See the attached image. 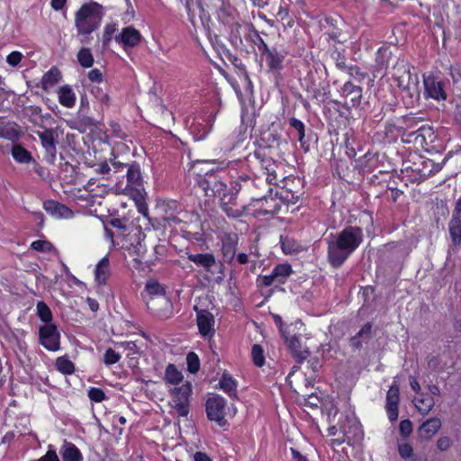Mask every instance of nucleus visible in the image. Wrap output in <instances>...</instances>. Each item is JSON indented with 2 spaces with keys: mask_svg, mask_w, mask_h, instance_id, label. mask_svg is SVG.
Masks as SVG:
<instances>
[{
  "mask_svg": "<svg viewBox=\"0 0 461 461\" xmlns=\"http://www.w3.org/2000/svg\"><path fill=\"white\" fill-rule=\"evenodd\" d=\"M363 241V232L358 227H348L338 235L327 239L328 259L334 267H339Z\"/></svg>",
  "mask_w": 461,
  "mask_h": 461,
  "instance_id": "nucleus-1",
  "label": "nucleus"
},
{
  "mask_svg": "<svg viewBox=\"0 0 461 461\" xmlns=\"http://www.w3.org/2000/svg\"><path fill=\"white\" fill-rule=\"evenodd\" d=\"M202 187L208 197H218L221 210L230 218H239L242 214V209L237 206V194L233 189L228 188L218 176H208L202 182Z\"/></svg>",
  "mask_w": 461,
  "mask_h": 461,
  "instance_id": "nucleus-2",
  "label": "nucleus"
},
{
  "mask_svg": "<svg viewBox=\"0 0 461 461\" xmlns=\"http://www.w3.org/2000/svg\"><path fill=\"white\" fill-rule=\"evenodd\" d=\"M102 5L96 3L85 4L77 12L75 24L77 32L88 35L95 31L103 18Z\"/></svg>",
  "mask_w": 461,
  "mask_h": 461,
  "instance_id": "nucleus-3",
  "label": "nucleus"
},
{
  "mask_svg": "<svg viewBox=\"0 0 461 461\" xmlns=\"http://www.w3.org/2000/svg\"><path fill=\"white\" fill-rule=\"evenodd\" d=\"M411 64L404 59H398L392 68V77L397 86L411 95L419 92V79L416 74L411 73Z\"/></svg>",
  "mask_w": 461,
  "mask_h": 461,
  "instance_id": "nucleus-4",
  "label": "nucleus"
},
{
  "mask_svg": "<svg viewBox=\"0 0 461 461\" xmlns=\"http://www.w3.org/2000/svg\"><path fill=\"white\" fill-rule=\"evenodd\" d=\"M438 170L439 167L433 160L421 156H416L411 165L405 167V171L409 174L411 180L418 183L425 180Z\"/></svg>",
  "mask_w": 461,
  "mask_h": 461,
  "instance_id": "nucleus-5",
  "label": "nucleus"
},
{
  "mask_svg": "<svg viewBox=\"0 0 461 461\" xmlns=\"http://www.w3.org/2000/svg\"><path fill=\"white\" fill-rule=\"evenodd\" d=\"M146 290L150 295V298L147 303L148 307L155 312V313L159 317H166V313H164L159 309L155 308L157 304H161L166 308H169L171 305L169 299L165 295L163 286L157 281L151 280L146 284Z\"/></svg>",
  "mask_w": 461,
  "mask_h": 461,
  "instance_id": "nucleus-6",
  "label": "nucleus"
},
{
  "mask_svg": "<svg viewBox=\"0 0 461 461\" xmlns=\"http://www.w3.org/2000/svg\"><path fill=\"white\" fill-rule=\"evenodd\" d=\"M205 409L207 417L210 420L215 421L220 427L226 425V400L223 397L214 394L208 398Z\"/></svg>",
  "mask_w": 461,
  "mask_h": 461,
  "instance_id": "nucleus-7",
  "label": "nucleus"
},
{
  "mask_svg": "<svg viewBox=\"0 0 461 461\" xmlns=\"http://www.w3.org/2000/svg\"><path fill=\"white\" fill-rule=\"evenodd\" d=\"M60 334L55 324H45L40 328L39 341L49 351H58L60 348Z\"/></svg>",
  "mask_w": 461,
  "mask_h": 461,
  "instance_id": "nucleus-8",
  "label": "nucleus"
},
{
  "mask_svg": "<svg viewBox=\"0 0 461 461\" xmlns=\"http://www.w3.org/2000/svg\"><path fill=\"white\" fill-rule=\"evenodd\" d=\"M424 95L436 101L447 100L446 84L432 75L423 77Z\"/></svg>",
  "mask_w": 461,
  "mask_h": 461,
  "instance_id": "nucleus-9",
  "label": "nucleus"
},
{
  "mask_svg": "<svg viewBox=\"0 0 461 461\" xmlns=\"http://www.w3.org/2000/svg\"><path fill=\"white\" fill-rule=\"evenodd\" d=\"M127 185L122 186V184L116 185V190L120 194H133V193L140 191L139 187L141 186V173L138 164H131L127 166Z\"/></svg>",
  "mask_w": 461,
  "mask_h": 461,
  "instance_id": "nucleus-10",
  "label": "nucleus"
},
{
  "mask_svg": "<svg viewBox=\"0 0 461 461\" xmlns=\"http://www.w3.org/2000/svg\"><path fill=\"white\" fill-rule=\"evenodd\" d=\"M404 136L406 138V142H412L421 148L434 142L435 140L434 131L429 125H421L416 131L408 132Z\"/></svg>",
  "mask_w": 461,
  "mask_h": 461,
  "instance_id": "nucleus-11",
  "label": "nucleus"
},
{
  "mask_svg": "<svg viewBox=\"0 0 461 461\" xmlns=\"http://www.w3.org/2000/svg\"><path fill=\"white\" fill-rule=\"evenodd\" d=\"M196 310V321L199 332L205 338H212L215 333L214 316L207 310Z\"/></svg>",
  "mask_w": 461,
  "mask_h": 461,
  "instance_id": "nucleus-12",
  "label": "nucleus"
},
{
  "mask_svg": "<svg viewBox=\"0 0 461 461\" xmlns=\"http://www.w3.org/2000/svg\"><path fill=\"white\" fill-rule=\"evenodd\" d=\"M116 42L122 45L123 49L136 47L142 40L140 32L132 26H127L114 37Z\"/></svg>",
  "mask_w": 461,
  "mask_h": 461,
  "instance_id": "nucleus-13",
  "label": "nucleus"
},
{
  "mask_svg": "<svg viewBox=\"0 0 461 461\" xmlns=\"http://www.w3.org/2000/svg\"><path fill=\"white\" fill-rule=\"evenodd\" d=\"M293 356L298 363H302L310 356L309 348L303 345L301 336H290V333L284 337Z\"/></svg>",
  "mask_w": 461,
  "mask_h": 461,
  "instance_id": "nucleus-14",
  "label": "nucleus"
},
{
  "mask_svg": "<svg viewBox=\"0 0 461 461\" xmlns=\"http://www.w3.org/2000/svg\"><path fill=\"white\" fill-rule=\"evenodd\" d=\"M340 95L349 99L352 107H357L363 97V88L351 81H347L339 90Z\"/></svg>",
  "mask_w": 461,
  "mask_h": 461,
  "instance_id": "nucleus-15",
  "label": "nucleus"
},
{
  "mask_svg": "<svg viewBox=\"0 0 461 461\" xmlns=\"http://www.w3.org/2000/svg\"><path fill=\"white\" fill-rule=\"evenodd\" d=\"M399 391V386L394 382L387 392L386 411L390 421H395L398 419Z\"/></svg>",
  "mask_w": 461,
  "mask_h": 461,
  "instance_id": "nucleus-16",
  "label": "nucleus"
},
{
  "mask_svg": "<svg viewBox=\"0 0 461 461\" xmlns=\"http://www.w3.org/2000/svg\"><path fill=\"white\" fill-rule=\"evenodd\" d=\"M221 243L223 259L227 263H231L236 254L239 237L236 233H225L221 239Z\"/></svg>",
  "mask_w": 461,
  "mask_h": 461,
  "instance_id": "nucleus-17",
  "label": "nucleus"
},
{
  "mask_svg": "<svg viewBox=\"0 0 461 461\" xmlns=\"http://www.w3.org/2000/svg\"><path fill=\"white\" fill-rule=\"evenodd\" d=\"M37 135L41 140V145L47 153V160L50 163H54L57 152L54 131L52 130H45L43 131H38Z\"/></svg>",
  "mask_w": 461,
  "mask_h": 461,
  "instance_id": "nucleus-18",
  "label": "nucleus"
},
{
  "mask_svg": "<svg viewBox=\"0 0 461 461\" xmlns=\"http://www.w3.org/2000/svg\"><path fill=\"white\" fill-rule=\"evenodd\" d=\"M44 210L51 216L56 218H71L73 212L65 204L59 203L53 200H49L43 203Z\"/></svg>",
  "mask_w": 461,
  "mask_h": 461,
  "instance_id": "nucleus-19",
  "label": "nucleus"
},
{
  "mask_svg": "<svg viewBox=\"0 0 461 461\" xmlns=\"http://www.w3.org/2000/svg\"><path fill=\"white\" fill-rule=\"evenodd\" d=\"M95 280L98 285H104L111 276V267L108 256L101 258L95 267Z\"/></svg>",
  "mask_w": 461,
  "mask_h": 461,
  "instance_id": "nucleus-20",
  "label": "nucleus"
},
{
  "mask_svg": "<svg viewBox=\"0 0 461 461\" xmlns=\"http://www.w3.org/2000/svg\"><path fill=\"white\" fill-rule=\"evenodd\" d=\"M441 428V420L438 418H431L424 421L418 429L421 439H430Z\"/></svg>",
  "mask_w": 461,
  "mask_h": 461,
  "instance_id": "nucleus-21",
  "label": "nucleus"
},
{
  "mask_svg": "<svg viewBox=\"0 0 461 461\" xmlns=\"http://www.w3.org/2000/svg\"><path fill=\"white\" fill-rule=\"evenodd\" d=\"M20 137L19 126L12 122H6L0 118V139H6L11 141H15Z\"/></svg>",
  "mask_w": 461,
  "mask_h": 461,
  "instance_id": "nucleus-22",
  "label": "nucleus"
},
{
  "mask_svg": "<svg viewBox=\"0 0 461 461\" xmlns=\"http://www.w3.org/2000/svg\"><path fill=\"white\" fill-rule=\"evenodd\" d=\"M187 258L207 271H211V268L216 265L215 257L212 253H187Z\"/></svg>",
  "mask_w": 461,
  "mask_h": 461,
  "instance_id": "nucleus-23",
  "label": "nucleus"
},
{
  "mask_svg": "<svg viewBox=\"0 0 461 461\" xmlns=\"http://www.w3.org/2000/svg\"><path fill=\"white\" fill-rule=\"evenodd\" d=\"M59 454L63 461H83V456L78 447L67 440L60 447Z\"/></svg>",
  "mask_w": 461,
  "mask_h": 461,
  "instance_id": "nucleus-24",
  "label": "nucleus"
},
{
  "mask_svg": "<svg viewBox=\"0 0 461 461\" xmlns=\"http://www.w3.org/2000/svg\"><path fill=\"white\" fill-rule=\"evenodd\" d=\"M372 325L366 323L361 330L350 339V347L354 349L360 348L363 342H366L371 338Z\"/></svg>",
  "mask_w": 461,
  "mask_h": 461,
  "instance_id": "nucleus-25",
  "label": "nucleus"
},
{
  "mask_svg": "<svg viewBox=\"0 0 461 461\" xmlns=\"http://www.w3.org/2000/svg\"><path fill=\"white\" fill-rule=\"evenodd\" d=\"M59 101L61 105L70 108L75 105L76 95L69 86H63L59 89Z\"/></svg>",
  "mask_w": 461,
  "mask_h": 461,
  "instance_id": "nucleus-26",
  "label": "nucleus"
},
{
  "mask_svg": "<svg viewBox=\"0 0 461 461\" xmlns=\"http://www.w3.org/2000/svg\"><path fill=\"white\" fill-rule=\"evenodd\" d=\"M413 403L421 414L426 415L432 410L435 402L432 396L426 394L415 398Z\"/></svg>",
  "mask_w": 461,
  "mask_h": 461,
  "instance_id": "nucleus-27",
  "label": "nucleus"
},
{
  "mask_svg": "<svg viewBox=\"0 0 461 461\" xmlns=\"http://www.w3.org/2000/svg\"><path fill=\"white\" fill-rule=\"evenodd\" d=\"M61 79V73L57 68H51L42 77L41 84L44 90H49Z\"/></svg>",
  "mask_w": 461,
  "mask_h": 461,
  "instance_id": "nucleus-28",
  "label": "nucleus"
},
{
  "mask_svg": "<svg viewBox=\"0 0 461 461\" xmlns=\"http://www.w3.org/2000/svg\"><path fill=\"white\" fill-rule=\"evenodd\" d=\"M220 388L230 397L237 395V382L229 374H223L219 382Z\"/></svg>",
  "mask_w": 461,
  "mask_h": 461,
  "instance_id": "nucleus-29",
  "label": "nucleus"
},
{
  "mask_svg": "<svg viewBox=\"0 0 461 461\" xmlns=\"http://www.w3.org/2000/svg\"><path fill=\"white\" fill-rule=\"evenodd\" d=\"M192 392V386L190 383L183 384L179 387H175L172 389V398L179 401L189 402V396Z\"/></svg>",
  "mask_w": 461,
  "mask_h": 461,
  "instance_id": "nucleus-30",
  "label": "nucleus"
},
{
  "mask_svg": "<svg viewBox=\"0 0 461 461\" xmlns=\"http://www.w3.org/2000/svg\"><path fill=\"white\" fill-rule=\"evenodd\" d=\"M272 272L274 273V276L277 279V284H285L293 270L291 265L285 263L276 266Z\"/></svg>",
  "mask_w": 461,
  "mask_h": 461,
  "instance_id": "nucleus-31",
  "label": "nucleus"
},
{
  "mask_svg": "<svg viewBox=\"0 0 461 461\" xmlns=\"http://www.w3.org/2000/svg\"><path fill=\"white\" fill-rule=\"evenodd\" d=\"M169 404L171 406L172 412L174 413V415L177 416L178 418L187 417L189 413V402L179 401L176 399H171Z\"/></svg>",
  "mask_w": 461,
  "mask_h": 461,
  "instance_id": "nucleus-32",
  "label": "nucleus"
},
{
  "mask_svg": "<svg viewBox=\"0 0 461 461\" xmlns=\"http://www.w3.org/2000/svg\"><path fill=\"white\" fill-rule=\"evenodd\" d=\"M12 156L18 163H29L32 159L31 153L21 145H14L12 148Z\"/></svg>",
  "mask_w": 461,
  "mask_h": 461,
  "instance_id": "nucleus-33",
  "label": "nucleus"
},
{
  "mask_svg": "<svg viewBox=\"0 0 461 461\" xmlns=\"http://www.w3.org/2000/svg\"><path fill=\"white\" fill-rule=\"evenodd\" d=\"M58 371L64 375H71L75 372V365L66 356L59 357L55 363Z\"/></svg>",
  "mask_w": 461,
  "mask_h": 461,
  "instance_id": "nucleus-34",
  "label": "nucleus"
},
{
  "mask_svg": "<svg viewBox=\"0 0 461 461\" xmlns=\"http://www.w3.org/2000/svg\"><path fill=\"white\" fill-rule=\"evenodd\" d=\"M266 61L267 63V66L271 69H279L282 67V62L284 59V55L277 52L276 50H271L268 51L266 55Z\"/></svg>",
  "mask_w": 461,
  "mask_h": 461,
  "instance_id": "nucleus-35",
  "label": "nucleus"
},
{
  "mask_svg": "<svg viewBox=\"0 0 461 461\" xmlns=\"http://www.w3.org/2000/svg\"><path fill=\"white\" fill-rule=\"evenodd\" d=\"M165 379L171 384H178L183 380V375L176 366L170 364L166 368Z\"/></svg>",
  "mask_w": 461,
  "mask_h": 461,
  "instance_id": "nucleus-36",
  "label": "nucleus"
},
{
  "mask_svg": "<svg viewBox=\"0 0 461 461\" xmlns=\"http://www.w3.org/2000/svg\"><path fill=\"white\" fill-rule=\"evenodd\" d=\"M449 233L455 244L461 242V220L454 217L449 222Z\"/></svg>",
  "mask_w": 461,
  "mask_h": 461,
  "instance_id": "nucleus-37",
  "label": "nucleus"
},
{
  "mask_svg": "<svg viewBox=\"0 0 461 461\" xmlns=\"http://www.w3.org/2000/svg\"><path fill=\"white\" fill-rule=\"evenodd\" d=\"M39 318L46 324H52V313L50 307L44 302H39L36 306Z\"/></svg>",
  "mask_w": 461,
  "mask_h": 461,
  "instance_id": "nucleus-38",
  "label": "nucleus"
},
{
  "mask_svg": "<svg viewBox=\"0 0 461 461\" xmlns=\"http://www.w3.org/2000/svg\"><path fill=\"white\" fill-rule=\"evenodd\" d=\"M77 60L84 68H90L94 64V58L89 49L83 48L77 53Z\"/></svg>",
  "mask_w": 461,
  "mask_h": 461,
  "instance_id": "nucleus-39",
  "label": "nucleus"
},
{
  "mask_svg": "<svg viewBox=\"0 0 461 461\" xmlns=\"http://www.w3.org/2000/svg\"><path fill=\"white\" fill-rule=\"evenodd\" d=\"M251 358L253 363L257 366H263L265 364V355L262 347L258 344H255L251 348Z\"/></svg>",
  "mask_w": 461,
  "mask_h": 461,
  "instance_id": "nucleus-40",
  "label": "nucleus"
},
{
  "mask_svg": "<svg viewBox=\"0 0 461 461\" xmlns=\"http://www.w3.org/2000/svg\"><path fill=\"white\" fill-rule=\"evenodd\" d=\"M391 57L392 52L389 50V49L386 47H381L377 50L375 61L380 67L386 68Z\"/></svg>",
  "mask_w": 461,
  "mask_h": 461,
  "instance_id": "nucleus-41",
  "label": "nucleus"
},
{
  "mask_svg": "<svg viewBox=\"0 0 461 461\" xmlns=\"http://www.w3.org/2000/svg\"><path fill=\"white\" fill-rule=\"evenodd\" d=\"M132 195H134V202H135L136 207L138 209V212L140 213H141L144 217H148L149 208H148V204L146 203L142 194L140 191H137V192L133 193Z\"/></svg>",
  "mask_w": 461,
  "mask_h": 461,
  "instance_id": "nucleus-42",
  "label": "nucleus"
},
{
  "mask_svg": "<svg viewBox=\"0 0 461 461\" xmlns=\"http://www.w3.org/2000/svg\"><path fill=\"white\" fill-rule=\"evenodd\" d=\"M281 248L283 252L286 255H293L299 251V245L294 240L282 239Z\"/></svg>",
  "mask_w": 461,
  "mask_h": 461,
  "instance_id": "nucleus-43",
  "label": "nucleus"
},
{
  "mask_svg": "<svg viewBox=\"0 0 461 461\" xmlns=\"http://www.w3.org/2000/svg\"><path fill=\"white\" fill-rule=\"evenodd\" d=\"M187 368L190 373L195 374L200 368V360L194 352L188 353L186 357Z\"/></svg>",
  "mask_w": 461,
  "mask_h": 461,
  "instance_id": "nucleus-44",
  "label": "nucleus"
},
{
  "mask_svg": "<svg viewBox=\"0 0 461 461\" xmlns=\"http://www.w3.org/2000/svg\"><path fill=\"white\" fill-rule=\"evenodd\" d=\"M290 125L297 131L298 140L302 146H303V139L305 136L304 123L301 120L294 117L290 120Z\"/></svg>",
  "mask_w": 461,
  "mask_h": 461,
  "instance_id": "nucleus-45",
  "label": "nucleus"
},
{
  "mask_svg": "<svg viewBox=\"0 0 461 461\" xmlns=\"http://www.w3.org/2000/svg\"><path fill=\"white\" fill-rule=\"evenodd\" d=\"M255 157L258 160L261 168L264 169L265 171L272 169V167H275V165L276 164L273 158L266 157L261 152H255Z\"/></svg>",
  "mask_w": 461,
  "mask_h": 461,
  "instance_id": "nucleus-46",
  "label": "nucleus"
},
{
  "mask_svg": "<svg viewBox=\"0 0 461 461\" xmlns=\"http://www.w3.org/2000/svg\"><path fill=\"white\" fill-rule=\"evenodd\" d=\"M121 355L115 352L113 348H108L104 354V363L106 366H112L118 363L121 359Z\"/></svg>",
  "mask_w": 461,
  "mask_h": 461,
  "instance_id": "nucleus-47",
  "label": "nucleus"
},
{
  "mask_svg": "<svg viewBox=\"0 0 461 461\" xmlns=\"http://www.w3.org/2000/svg\"><path fill=\"white\" fill-rule=\"evenodd\" d=\"M87 395L91 401L95 402H101L106 398L104 392L97 387H90Z\"/></svg>",
  "mask_w": 461,
  "mask_h": 461,
  "instance_id": "nucleus-48",
  "label": "nucleus"
},
{
  "mask_svg": "<svg viewBox=\"0 0 461 461\" xmlns=\"http://www.w3.org/2000/svg\"><path fill=\"white\" fill-rule=\"evenodd\" d=\"M116 24L109 23L104 27V34H103V43L104 45H108L112 40L113 34L116 32Z\"/></svg>",
  "mask_w": 461,
  "mask_h": 461,
  "instance_id": "nucleus-49",
  "label": "nucleus"
},
{
  "mask_svg": "<svg viewBox=\"0 0 461 461\" xmlns=\"http://www.w3.org/2000/svg\"><path fill=\"white\" fill-rule=\"evenodd\" d=\"M31 247L32 249L41 251V252H46L50 251L51 249V244L49 241L46 240H35L31 244Z\"/></svg>",
  "mask_w": 461,
  "mask_h": 461,
  "instance_id": "nucleus-50",
  "label": "nucleus"
},
{
  "mask_svg": "<svg viewBox=\"0 0 461 461\" xmlns=\"http://www.w3.org/2000/svg\"><path fill=\"white\" fill-rule=\"evenodd\" d=\"M347 72L351 77L359 82L366 77V74L361 71L360 68L357 66H350Z\"/></svg>",
  "mask_w": 461,
  "mask_h": 461,
  "instance_id": "nucleus-51",
  "label": "nucleus"
},
{
  "mask_svg": "<svg viewBox=\"0 0 461 461\" xmlns=\"http://www.w3.org/2000/svg\"><path fill=\"white\" fill-rule=\"evenodd\" d=\"M92 93L95 96V98L102 104H108L110 101V97L106 92H104L99 87H93Z\"/></svg>",
  "mask_w": 461,
  "mask_h": 461,
  "instance_id": "nucleus-52",
  "label": "nucleus"
},
{
  "mask_svg": "<svg viewBox=\"0 0 461 461\" xmlns=\"http://www.w3.org/2000/svg\"><path fill=\"white\" fill-rule=\"evenodd\" d=\"M273 319L276 325L279 328V330L282 333L283 337H285L287 334L290 333V326L285 325L279 315H273Z\"/></svg>",
  "mask_w": 461,
  "mask_h": 461,
  "instance_id": "nucleus-53",
  "label": "nucleus"
},
{
  "mask_svg": "<svg viewBox=\"0 0 461 461\" xmlns=\"http://www.w3.org/2000/svg\"><path fill=\"white\" fill-rule=\"evenodd\" d=\"M258 281L263 286H270L274 284H277V279L276 276H274V273L272 272L270 275L262 276L258 278Z\"/></svg>",
  "mask_w": 461,
  "mask_h": 461,
  "instance_id": "nucleus-54",
  "label": "nucleus"
},
{
  "mask_svg": "<svg viewBox=\"0 0 461 461\" xmlns=\"http://www.w3.org/2000/svg\"><path fill=\"white\" fill-rule=\"evenodd\" d=\"M119 347L123 348L125 350H128L131 354H138L139 353V348L137 344L133 341H121L117 342Z\"/></svg>",
  "mask_w": 461,
  "mask_h": 461,
  "instance_id": "nucleus-55",
  "label": "nucleus"
},
{
  "mask_svg": "<svg viewBox=\"0 0 461 461\" xmlns=\"http://www.w3.org/2000/svg\"><path fill=\"white\" fill-rule=\"evenodd\" d=\"M349 422L351 423L350 428L348 429L347 427L344 424H341L339 426V430L347 436L350 433V429H353L356 434L360 430L359 423L355 419H348Z\"/></svg>",
  "mask_w": 461,
  "mask_h": 461,
  "instance_id": "nucleus-56",
  "label": "nucleus"
},
{
  "mask_svg": "<svg viewBox=\"0 0 461 461\" xmlns=\"http://www.w3.org/2000/svg\"><path fill=\"white\" fill-rule=\"evenodd\" d=\"M22 58H23V54L21 52L13 51L7 56L6 62L10 66L15 67L21 62Z\"/></svg>",
  "mask_w": 461,
  "mask_h": 461,
  "instance_id": "nucleus-57",
  "label": "nucleus"
},
{
  "mask_svg": "<svg viewBox=\"0 0 461 461\" xmlns=\"http://www.w3.org/2000/svg\"><path fill=\"white\" fill-rule=\"evenodd\" d=\"M400 432L402 436L407 437L412 431V423L410 420H403L399 426Z\"/></svg>",
  "mask_w": 461,
  "mask_h": 461,
  "instance_id": "nucleus-58",
  "label": "nucleus"
},
{
  "mask_svg": "<svg viewBox=\"0 0 461 461\" xmlns=\"http://www.w3.org/2000/svg\"><path fill=\"white\" fill-rule=\"evenodd\" d=\"M110 128L114 137L119 139H124L126 137L125 132L122 131L119 123L115 122H111Z\"/></svg>",
  "mask_w": 461,
  "mask_h": 461,
  "instance_id": "nucleus-59",
  "label": "nucleus"
},
{
  "mask_svg": "<svg viewBox=\"0 0 461 461\" xmlns=\"http://www.w3.org/2000/svg\"><path fill=\"white\" fill-rule=\"evenodd\" d=\"M452 445V441L448 437L443 436L438 439L437 447L440 451H447Z\"/></svg>",
  "mask_w": 461,
  "mask_h": 461,
  "instance_id": "nucleus-60",
  "label": "nucleus"
},
{
  "mask_svg": "<svg viewBox=\"0 0 461 461\" xmlns=\"http://www.w3.org/2000/svg\"><path fill=\"white\" fill-rule=\"evenodd\" d=\"M277 167V164L275 165V167H272V169H269L267 171H265L266 174V180L270 185H276L277 182V175L276 168Z\"/></svg>",
  "mask_w": 461,
  "mask_h": 461,
  "instance_id": "nucleus-61",
  "label": "nucleus"
},
{
  "mask_svg": "<svg viewBox=\"0 0 461 461\" xmlns=\"http://www.w3.org/2000/svg\"><path fill=\"white\" fill-rule=\"evenodd\" d=\"M412 447L410 444H402L399 446V454L403 458H408L412 455Z\"/></svg>",
  "mask_w": 461,
  "mask_h": 461,
  "instance_id": "nucleus-62",
  "label": "nucleus"
},
{
  "mask_svg": "<svg viewBox=\"0 0 461 461\" xmlns=\"http://www.w3.org/2000/svg\"><path fill=\"white\" fill-rule=\"evenodd\" d=\"M88 78L92 82L100 83L103 80V75L99 69L94 68L88 72Z\"/></svg>",
  "mask_w": 461,
  "mask_h": 461,
  "instance_id": "nucleus-63",
  "label": "nucleus"
},
{
  "mask_svg": "<svg viewBox=\"0 0 461 461\" xmlns=\"http://www.w3.org/2000/svg\"><path fill=\"white\" fill-rule=\"evenodd\" d=\"M293 461H308L306 456H303L298 450L294 447L290 448Z\"/></svg>",
  "mask_w": 461,
  "mask_h": 461,
  "instance_id": "nucleus-64",
  "label": "nucleus"
}]
</instances>
